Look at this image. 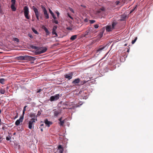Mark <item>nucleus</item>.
<instances>
[{
  "label": "nucleus",
  "mask_w": 153,
  "mask_h": 153,
  "mask_svg": "<svg viewBox=\"0 0 153 153\" xmlns=\"http://www.w3.org/2000/svg\"><path fill=\"white\" fill-rule=\"evenodd\" d=\"M62 117L60 118L59 119V120L60 121H60H62Z\"/></svg>",
  "instance_id": "59"
},
{
  "label": "nucleus",
  "mask_w": 153,
  "mask_h": 153,
  "mask_svg": "<svg viewBox=\"0 0 153 153\" xmlns=\"http://www.w3.org/2000/svg\"><path fill=\"white\" fill-rule=\"evenodd\" d=\"M41 7L42 10L44 15H45L48 13L45 8L44 7V6H43L42 5L41 6Z\"/></svg>",
  "instance_id": "16"
},
{
  "label": "nucleus",
  "mask_w": 153,
  "mask_h": 153,
  "mask_svg": "<svg viewBox=\"0 0 153 153\" xmlns=\"http://www.w3.org/2000/svg\"><path fill=\"white\" fill-rule=\"evenodd\" d=\"M137 39V38L136 37L134 40L132 41V42H131L132 44H134L135 42L136 41Z\"/></svg>",
  "instance_id": "37"
},
{
  "label": "nucleus",
  "mask_w": 153,
  "mask_h": 153,
  "mask_svg": "<svg viewBox=\"0 0 153 153\" xmlns=\"http://www.w3.org/2000/svg\"><path fill=\"white\" fill-rule=\"evenodd\" d=\"M10 138L11 137L10 136H9V137H6V140L8 141L9 140H10Z\"/></svg>",
  "instance_id": "43"
},
{
  "label": "nucleus",
  "mask_w": 153,
  "mask_h": 153,
  "mask_svg": "<svg viewBox=\"0 0 153 153\" xmlns=\"http://www.w3.org/2000/svg\"><path fill=\"white\" fill-rule=\"evenodd\" d=\"M42 29L44 30L46 33V35H49L50 34L51 32H49L47 28L45 27L44 25L42 26Z\"/></svg>",
  "instance_id": "12"
},
{
  "label": "nucleus",
  "mask_w": 153,
  "mask_h": 153,
  "mask_svg": "<svg viewBox=\"0 0 153 153\" xmlns=\"http://www.w3.org/2000/svg\"><path fill=\"white\" fill-rule=\"evenodd\" d=\"M55 13L57 14L58 18H59V13L58 11L57 10H56L55 11Z\"/></svg>",
  "instance_id": "35"
},
{
  "label": "nucleus",
  "mask_w": 153,
  "mask_h": 153,
  "mask_svg": "<svg viewBox=\"0 0 153 153\" xmlns=\"http://www.w3.org/2000/svg\"><path fill=\"white\" fill-rule=\"evenodd\" d=\"M32 9L34 11L36 16L39 15V13L38 11V10L35 7L33 6L32 7Z\"/></svg>",
  "instance_id": "9"
},
{
  "label": "nucleus",
  "mask_w": 153,
  "mask_h": 153,
  "mask_svg": "<svg viewBox=\"0 0 153 153\" xmlns=\"http://www.w3.org/2000/svg\"><path fill=\"white\" fill-rule=\"evenodd\" d=\"M59 94H56L54 96H53L50 97V100L51 101H53L58 100L59 98Z\"/></svg>",
  "instance_id": "4"
},
{
  "label": "nucleus",
  "mask_w": 153,
  "mask_h": 153,
  "mask_svg": "<svg viewBox=\"0 0 153 153\" xmlns=\"http://www.w3.org/2000/svg\"><path fill=\"white\" fill-rule=\"evenodd\" d=\"M42 90L41 89H39L37 91V93H39L42 91Z\"/></svg>",
  "instance_id": "50"
},
{
  "label": "nucleus",
  "mask_w": 153,
  "mask_h": 153,
  "mask_svg": "<svg viewBox=\"0 0 153 153\" xmlns=\"http://www.w3.org/2000/svg\"><path fill=\"white\" fill-rule=\"evenodd\" d=\"M86 82L85 81H81V84L83 85V84H85V83Z\"/></svg>",
  "instance_id": "47"
},
{
  "label": "nucleus",
  "mask_w": 153,
  "mask_h": 153,
  "mask_svg": "<svg viewBox=\"0 0 153 153\" xmlns=\"http://www.w3.org/2000/svg\"><path fill=\"white\" fill-rule=\"evenodd\" d=\"M41 114V113L40 112V111H38L37 114V115L36 116V118H37V117L38 116H39Z\"/></svg>",
  "instance_id": "40"
},
{
  "label": "nucleus",
  "mask_w": 153,
  "mask_h": 153,
  "mask_svg": "<svg viewBox=\"0 0 153 153\" xmlns=\"http://www.w3.org/2000/svg\"><path fill=\"white\" fill-rule=\"evenodd\" d=\"M43 49L39 51H38V50H37L36 51V52L38 54H39L45 52L47 50V48L46 47L42 48Z\"/></svg>",
  "instance_id": "6"
},
{
  "label": "nucleus",
  "mask_w": 153,
  "mask_h": 153,
  "mask_svg": "<svg viewBox=\"0 0 153 153\" xmlns=\"http://www.w3.org/2000/svg\"><path fill=\"white\" fill-rule=\"evenodd\" d=\"M44 123L48 127L50 126V125H52V123L51 121H48L47 119H46L44 120Z\"/></svg>",
  "instance_id": "10"
},
{
  "label": "nucleus",
  "mask_w": 153,
  "mask_h": 153,
  "mask_svg": "<svg viewBox=\"0 0 153 153\" xmlns=\"http://www.w3.org/2000/svg\"><path fill=\"white\" fill-rule=\"evenodd\" d=\"M103 32H101L100 33V36L102 37V36Z\"/></svg>",
  "instance_id": "52"
},
{
  "label": "nucleus",
  "mask_w": 153,
  "mask_h": 153,
  "mask_svg": "<svg viewBox=\"0 0 153 153\" xmlns=\"http://www.w3.org/2000/svg\"><path fill=\"white\" fill-rule=\"evenodd\" d=\"M39 15L36 16V18H37V20H39Z\"/></svg>",
  "instance_id": "51"
},
{
  "label": "nucleus",
  "mask_w": 153,
  "mask_h": 153,
  "mask_svg": "<svg viewBox=\"0 0 153 153\" xmlns=\"http://www.w3.org/2000/svg\"><path fill=\"white\" fill-rule=\"evenodd\" d=\"M31 48L33 49H37L39 48L38 47L35 45H32L31 46Z\"/></svg>",
  "instance_id": "34"
},
{
  "label": "nucleus",
  "mask_w": 153,
  "mask_h": 153,
  "mask_svg": "<svg viewBox=\"0 0 153 153\" xmlns=\"http://www.w3.org/2000/svg\"><path fill=\"white\" fill-rule=\"evenodd\" d=\"M4 124V123H2V122H1V120H0V126H1V124Z\"/></svg>",
  "instance_id": "55"
},
{
  "label": "nucleus",
  "mask_w": 153,
  "mask_h": 153,
  "mask_svg": "<svg viewBox=\"0 0 153 153\" xmlns=\"http://www.w3.org/2000/svg\"><path fill=\"white\" fill-rule=\"evenodd\" d=\"M79 94H80L83 99H86L87 98V91H80Z\"/></svg>",
  "instance_id": "3"
},
{
  "label": "nucleus",
  "mask_w": 153,
  "mask_h": 153,
  "mask_svg": "<svg viewBox=\"0 0 153 153\" xmlns=\"http://www.w3.org/2000/svg\"><path fill=\"white\" fill-rule=\"evenodd\" d=\"M57 150H59V153H63L64 149L61 145H59L58 147Z\"/></svg>",
  "instance_id": "14"
},
{
  "label": "nucleus",
  "mask_w": 153,
  "mask_h": 153,
  "mask_svg": "<svg viewBox=\"0 0 153 153\" xmlns=\"http://www.w3.org/2000/svg\"><path fill=\"white\" fill-rule=\"evenodd\" d=\"M68 16L72 20H73V18L71 17V15L69 14V13H68Z\"/></svg>",
  "instance_id": "45"
},
{
  "label": "nucleus",
  "mask_w": 153,
  "mask_h": 153,
  "mask_svg": "<svg viewBox=\"0 0 153 153\" xmlns=\"http://www.w3.org/2000/svg\"><path fill=\"white\" fill-rule=\"evenodd\" d=\"M49 11L51 15L53 13V12L52 11V10L50 9H49Z\"/></svg>",
  "instance_id": "49"
},
{
  "label": "nucleus",
  "mask_w": 153,
  "mask_h": 153,
  "mask_svg": "<svg viewBox=\"0 0 153 153\" xmlns=\"http://www.w3.org/2000/svg\"><path fill=\"white\" fill-rule=\"evenodd\" d=\"M5 91L4 89H1L0 90V92L2 94H4L5 93Z\"/></svg>",
  "instance_id": "33"
},
{
  "label": "nucleus",
  "mask_w": 153,
  "mask_h": 153,
  "mask_svg": "<svg viewBox=\"0 0 153 153\" xmlns=\"http://www.w3.org/2000/svg\"><path fill=\"white\" fill-rule=\"evenodd\" d=\"M137 7V5H136L135 7H133V8L131 10L130 13H132L136 8Z\"/></svg>",
  "instance_id": "32"
},
{
  "label": "nucleus",
  "mask_w": 153,
  "mask_h": 153,
  "mask_svg": "<svg viewBox=\"0 0 153 153\" xmlns=\"http://www.w3.org/2000/svg\"><path fill=\"white\" fill-rule=\"evenodd\" d=\"M57 28V26H54L53 27L52 29V33L53 35H55V36H54L55 37H56L58 36L56 32Z\"/></svg>",
  "instance_id": "7"
},
{
  "label": "nucleus",
  "mask_w": 153,
  "mask_h": 153,
  "mask_svg": "<svg viewBox=\"0 0 153 153\" xmlns=\"http://www.w3.org/2000/svg\"><path fill=\"white\" fill-rule=\"evenodd\" d=\"M65 119L64 120H62L61 121H60V122L59 123L60 126H62L63 125V124L65 121Z\"/></svg>",
  "instance_id": "24"
},
{
  "label": "nucleus",
  "mask_w": 153,
  "mask_h": 153,
  "mask_svg": "<svg viewBox=\"0 0 153 153\" xmlns=\"http://www.w3.org/2000/svg\"><path fill=\"white\" fill-rule=\"evenodd\" d=\"M32 30L35 33L37 34H39L38 32L34 28H32Z\"/></svg>",
  "instance_id": "31"
},
{
  "label": "nucleus",
  "mask_w": 153,
  "mask_h": 153,
  "mask_svg": "<svg viewBox=\"0 0 153 153\" xmlns=\"http://www.w3.org/2000/svg\"><path fill=\"white\" fill-rule=\"evenodd\" d=\"M18 59L19 60H24V56H20L17 57Z\"/></svg>",
  "instance_id": "26"
},
{
  "label": "nucleus",
  "mask_w": 153,
  "mask_h": 153,
  "mask_svg": "<svg viewBox=\"0 0 153 153\" xmlns=\"http://www.w3.org/2000/svg\"><path fill=\"white\" fill-rule=\"evenodd\" d=\"M11 2L12 4H15L16 2V0H11Z\"/></svg>",
  "instance_id": "42"
},
{
  "label": "nucleus",
  "mask_w": 153,
  "mask_h": 153,
  "mask_svg": "<svg viewBox=\"0 0 153 153\" xmlns=\"http://www.w3.org/2000/svg\"><path fill=\"white\" fill-rule=\"evenodd\" d=\"M24 16L27 19H29L30 18V16L28 15L29 11V8L27 6H25L24 7Z\"/></svg>",
  "instance_id": "2"
},
{
  "label": "nucleus",
  "mask_w": 153,
  "mask_h": 153,
  "mask_svg": "<svg viewBox=\"0 0 153 153\" xmlns=\"http://www.w3.org/2000/svg\"><path fill=\"white\" fill-rule=\"evenodd\" d=\"M73 75V73L72 72L69 73L64 75V77L67 79L68 80H70L72 78Z\"/></svg>",
  "instance_id": "5"
},
{
  "label": "nucleus",
  "mask_w": 153,
  "mask_h": 153,
  "mask_svg": "<svg viewBox=\"0 0 153 153\" xmlns=\"http://www.w3.org/2000/svg\"><path fill=\"white\" fill-rule=\"evenodd\" d=\"M5 81V79L4 78H1L0 79V83H1L2 84H4V82Z\"/></svg>",
  "instance_id": "27"
},
{
  "label": "nucleus",
  "mask_w": 153,
  "mask_h": 153,
  "mask_svg": "<svg viewBox=\"0 0 153 153\" xmlns=\"http://www.w3.org/2000/svg\"><path fill=\"white\" fill-rule=\"evenodd\" d=\"M80 82V79L79 78H77L75 79L73 82L72 83L74 84H78Z\"/></svg>",
  "instance_id": "17"
},
{
  "label": "nucleus",
  "mask_w": 153,
  "mask_h": 153,
  "mask_svg": "<svg viewBox=\"0 0 153 153\" xmlns=\"http://www.w3.org/2000/svg\"><path fill=\"white\" fill-rule=\"evenodd\" d=\"M89 22L91 24H92L95 22V21L94 20H90Z\"/></svg>",
  "instance_id": "38"
},
{
  "label": "nucleus",
  "mask_w": 153,
  "mask_h": 153,
  "mask_svg": "<svg viewBox=\"0 0 153 153\" xmlns=\"http://www.w3.org/2000/svg\"><path fill=\"white\" fill-rule=\"evenodd\" d=\"M2 12V10L0 8V13H1Z\"/></svg>",
  "instance_id": "64"
},
{
  "label": "nucleus",
  "mask_w": 153,
  "mask_h": 153,
  "mask_svg": "<svg viewBox=\"0 0 153 153\" xmlns=\"http://www.w3.org/2000/svg\"><path fill=\"white\" fill-rule=\"evenodd\" d=\"M106 46H100V47L98 49L97 51V52L100 51H101L103 49H104V48Z\"/></svg>",
  "instance_id": "21"
},
{
  "label": "nucleus",
  "mask_w": 153,
  "mask_h": 153,
  "mask_svg": "<svg viewBox=\"0 0 153 153\" xmlns=\"http://www.w3.org/2000/svg\"><path fill=\"white\" fill-rule=\"evenodd\" d=\"M15 4H12L11 5V8L13 11H15L16 10V8L15 6Z\"/></svg>",
  "instance_id": "20"
},
{
  "label": "nucleus",
  "mask_w": 153,
  "mask_h": 153,
  "mask_svg": "<svg viewBox=\"0 0 153 153\" xmlns=\"http://www.w3.org/2000/svg\"><path fill=\"white\" fill-rule=\"evenodd\" d=\"M90 32H89L88 30H87L85 33V34L84 35V36L85 37L87 35H88V34H90Z\"/></svg>",
  "instance_id": "29"
},
{
  "label": "nucleus",
  "mask_w": 153,
  "mask_h": 153,
  "mask_svg": "<svg viewBox=\"0 0 153 153\" xmlns=\"http://www.w3.org/2000/svg\"><path fill=\"white\" fill-rule=\"evenodd\" d=\"M105 8L104 7H102V8L99 9L97 10V12L98 13H100L102 11H105Z\"/></svg>",
  "instance_id": "18"
},
{
  "label": "nucleus",
  "mask_w": 153,
  "mask_h": 153,
  "mask_svg": "<svg viewBox=\"0 0 153 153\" xmlns=\"http://www.w3.org/2000/svg\"><path fill=\"white\" fill-rule=\"evenodd\" d=\"M94 26L95 28L97 29L98 28L99 26L98 24H97L96 25H94Z\"/></svg>",
  "instance_id": "36"
},
{
  "label": "nucleus",
  "mask_w": 153,
  "mask_h": 153,
  "mask_svg": "<svg viewBox=\"0 0 153 153\" xmlns=\"http://www.w3.org/2000/svg\"><path fill=\"white\" fill-rule=\"evenodd\" d=\"M37 121V118L36 117L31 118L28 122V128L30 129L33 128L34 125L36 122V121Z\"/></svg>",
  "instance_id": "1"
},
{
  "label": "nucleus",
  "mask_w": 153,
  "mask_h": 153,
  "mask_svg": "<svg viewBox=\"0 0 153 153\" xmlns=\"http://www.w3.org/2000/svg\"><path fill=\"white\" fill-rule=\"evenodd\" d=\"M23 116H22L20 117L19 119L17 120L15 122V124L16 126L19 125L20 122H22L23 119Z\"/></svg>",
  "instance_id": "8"
},
{
  "label": "nucleus",
  "mask_w": 153,
  "mask_h": 153,
  "mask_svg": "<svg viewBox=\"0 0 153 153\" xmlns=\"http://www.w3.org/2000/svg\"><path fill=\"white\" fill-rule=\"evenodd\" d=\"M53 18L54 19V20H56V18L55 16L54 17H53Z\"/></svg>",
  "instance_id": "60"
},
{
  "label": "nucleus",
  "mask_w": 153,
  "mask_h": 153,
  "mask_svg": "<svg viewBox=\"0 0 153 153\" xmlns=\"http://www.w3.org/2000/svg\"><path fill=\"white\" fill-rule=\"evenodd\" d=\"M77 37V35H74L72 36L70 38V39L72 41L75 39Z\"/></svg>",
  "instance_id": "22"
},
{
  "label": "nucleus",
  "mask_w": 153,
  "mask_h": 153,
  "mask_svg": "<svg viewBox=\"0 0 153 153\" xmlns=\"http://www.w3.org/2000/svg\"><path fill=\"white\" fill-rule=\"evenodd\" d=\"M4 127H5V126H3V127H2V129L3 130H4Z\"/></svg>",
  "instance_id": "61"
},
{
  "label": "nucleus",
  "mask_w": 153,
  "mask_h": 153,
  "mask_svg": "<svg viewBox=\"0 0 153 153\" xmlns=\"http://www.w3.org/2000/svg\"><path fill=\"white\" fill-rule=\"evenodd\" d=\"M24 60H30L32 59V58H33V57H32L31 56H27V55H25L24 56Z\"/></svg>",
  "instance_id": "13"
},
{
  "label": "nucleus",
  "mask_w": 153,
  "mask_h": 153,
  "mask_svg": "<svg viewBox=\"0 0 153 153\" xmlns=\"http://www.w3.org/2000/svg\"><path fill=\"white\" fill-rule=\"evenodd\" d=\"M120 3V1H116L115 2V3L116 5H118Z\"/></svg>",
  "instance_id": "48"
},
{
  "label": "nucleus",
  "mask_w": 153,
  "mask_h": 153,
  "mask_svg": "<svg viewBox=\"0 0 153 153\" xmlns=\"http://www.w3.org/2000/svg\"><path fill=\"white\" fill-rule=\"evenodd\" d=\"M66 29L68 30H71L72 29V28L71 27H67Z\"/></svg>",
  "instance_id": "46"
},
{
  "label": "nucleus",
  "mask_w": 153,
  "mask_h": 153,
  "mask_svg": "<svg viewBox=\"0 0 153 153\" xmlns=\"http://www.w3.org/2000/svg\"><path fill=\"white\" fill-rule=\"evenodd\" d=\"M70 10L71 11V12H72L73 13H74V11L71 8Z\"/></svg>",
  "instance_id": "53"
},
{
  "label": "nucleus",
  "mask_w": 153,
  "mask_h": 153,
  "mask_svg": "<svg viewBox=\"0 0 153 153\" xmlns=\"http://www.w3.org/2000/svg\"><path fill=\"white\" fill-rule=\"evenodd\" d=\"M53 22L56 24H58V22L57 20H54L53 21Z\"/></svg>",
  "instance_id": "41"
},
{
  "label": "nucleus",
  "mask_w": 153,
  "mask_h": 153,
  "mask_svg": "<svg viewBox=\"0 0 153 153\" xmlns=\"http://www.w3.org/2000/svg\"><path fill=\"white\" fill-rule=\"evenodd\" d=\"M81 6L82 7H84V8H85L86 7V6L85 5H83L82 4H81Z\"/></svg>",
  "instance_id": "54"
},
{
  "label": "nucleus",
  "mask_w": 153,
  "mask_h": 153,
  "mask_svg": "<svg viewBox=\"0 0 153 153\" xmlns=\"http://www.w3.org/2000/svg\"><path fill=\"white\" fill-rule=\"evenodd\" d=\"M29 36L31 39L33 38L32 36L30 35H29Z\"/></svg>",
  "instance_id": "56"
},
{
  "label": "nucleus",
  "mask_w": 153,
  "mask_h": 153,
  "mask_svg": "<svg viewBox=\"0 0 153 153\" xmlns=\"http://www.w3.org/2000/svg\"><path fill=\"white\" fill-rule=\"evenodd\" d=\"M44 15L46 19H48L49 18V16L48 13L45 15Z\"/></svg>",
  "instance_id": "39"
},
{
  "label": "nucleus",
  "mask_w": 153,
  "mask_h": 153,
  "mask_svg": "<svg viewBox=\"0 0 153 153\" xmlns=\"http://www.w3.org/2000/svg\"><path fill=\"white\" fill-rule=\"evenodd\" d=\"M41 128V131H43V129L42 128H40V127L39 128Z\"/></svg>",
  "instance_id": "62"
},
{
  "label": "nucleus",
  "mask_w": 153,
  "mask_h": 153,
  "mask_svg": "<svg viewBox=\"0 0 153 153\" xmlns=\"http://www.w3.org/2000/svg\"><path fill=\"white\" fill-rule=\"evenodd\" d=\"M117 24V22L116 21L113 22H112L111 25V27L113 28V29L114 28V27Z\"/></svg>",
  "instance_id": "19"
},
{
  "label": "nucleus",
  "mask_w": 153,
  "mask_h": 153,
  "mask_svg": "<svg viewBox=\"0 0 153 153\" xmlns=\"http://www.w3.org/2000/svg\"><path fill=\"white\" fill-rule=\"evenodd\" d=\"M60 113L59 111H56L54 112V116H57Z\"/></svg>",
  "instance_id": "23"
},
{
  "label": "nucleus",
  "mask_w": 153,
  "mask_h": 153,
  "mask_svg": "<svg viewBox=\"0 0 153 153\" xmlns=\"http://www.w3.org/2000/svg\"><path fill=\"white\" fill-rule=\"evenodd\" d=\"M27 107V105L25 106L23 108V113H22V115L23 116H24V114H25V111H26V108Z\"/></svg>",
  "instance_id": "30"
},
{
  "label": "nucleus",
  "mask_w": 153,
  "mask_h": 153,
  "mask_svg": "<svg viewBox=\"0 0 153 153\" xmlns=\"http://www.w3.org/2000/svg\"><path fill=\"white\" fill-rule=\"evenodd\" d=\"M30 117H33V118H35L36 117V115L34 113H31L30 114Z\"/></svg>",
  "instance_id": "28"
},
{
  "label": "nucleus",
  "mask_w": 153,
  "mask_h": 153,
  "mask_svg": "<svg viewBox=\"0 0 153 153\" xmlns=\"http://www.w3.org/2000/svg\"><path fill=\"white\" fill-rule=\"evenodd\" d=\"M42 29L44 30L46 33V35H49L50 34L51 32H49L47 28L45 27L44 25L42 26Z\"/></svg>",
  "instance_id": "11"
},
{
  "label": "nucleus",
  "mask_w": 153,
  "mask_h": 153,
  "mask_svg": "<svg viewBox=\"0 0 153 153\" xmlns=\"http://www.w3.org/2000/svg\"><path fill=\"white\" fill-rule=\"evenodd\" d=\"M51 15L53 17H54L55 16L54 13H53V14H51Z\"/></svg>",
  "instance_id": "57"
},
{
  "label": "nucleus",
  "mask_w": 153,
  "mask_h": 153,
  "mask_svg": "<svg viewBox=\"0 0 153 153\" xmlns=\"http://www.w3.org/2000/svg\"><path fill=\"white\" fill-rule=\"evenodd\" d=\"M51 15L53 17H54L55 16L54 13H53V14H51Z\"/></svg>",
  "instance_id": "58"
},
{
  "label": "nucleus",
  "mask_w": 153,
  "mask_h": 153,
  "mask_svg": "<svg viewBox=\"0 0 153 153\" xmlns=\"http://www.w3.org/2000/svg\"><path fill=\"white\" fill-rule=\"evenodd\" d=\"M113 30V28L111 25H108L106 26V30L107 32H110L112 31Z\"/></svg>",
  "instance_id": "15"
},
{
  "label": "nucleus",
  "mask_w": 153,
  "mask_h": 153,
  "mask_svg": "<svg viewBox=\"0 0 153 153\" xmlns=\"http://www.w3.org/2000/svg\"><path fill=\"white\" fill-rule=\"evenodd\" d=\"M14 40L16 41L17 42H19V40L17 38H15L14 39Z\"/></svg>",
  "instance_id": "44"
},
{
  "label": "nucleus",
  "mask_w": 153,
  "mask_h": 153,
  "mask_svg": "<svg viewBox=\"0 0 153 153\" xmlns=\"http://www.w3.org/2000/svg\"><path fill=\"white\" fill-rule=\"evenodd\" d=\"M88 30L89 32H90V33L94 32V28L92 27H89L88 28Z\"/></svg>",
  "instance_id": "25"
},
{
  "label": "nucleus",
  "mask_w": 153,
  "mask_h": 153,
  "mask_svg": "<svg viewBox=\"0 0 153 153\" xmlns=\"http://www.w3.org/2000/svg\"><path fill=\"white\" fill-rule=\"evenodd\" d=\"M44 126V124H41V125H40V126L42 127V126Z\"/></svg>",
  "instance_id": "63"
}]
</instances>
